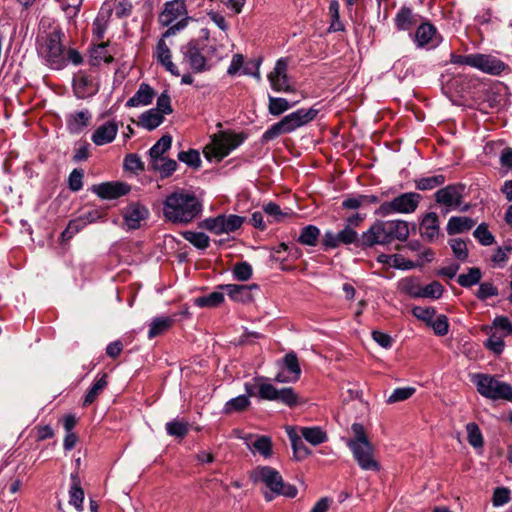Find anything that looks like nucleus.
Returning <instances> with one entry per match:
<instances>
[{"label":"nucleus","mask_w":512,"mask_h":512,"mask_svg":"<svg viewBox=\"0 0 512 512\" xmlns=\"http://www.w3.org/2000/svg\"><path fill=\"white\" fill-rule=\"evenodd\" d=\"M112 61L113 57L108 53L106 44H99L92 48L90 52V63L92 65L97 66L102 62L111 63Z\"/></svg>","instance_id":"obj_40"},{"label":"nucleus","mask_w":512,"mask_h":512,"mask_svg":"<svg viewBox=\"0 0 512 512\" xmlns=\"http://www.w3.org/2000/svg\"><path fill=\"white\" fill-rule=\"evenodd\" d=\"M124 168L128 171L138 172L144 170V165L137 154H128L124 158Z\"/></svg>","instance_id":"obj_62"},{"label":"nucleus","mask_w":512,"mask_h":512,"mask_svg":"<svg viewBox=\"0 0 512 512\" xmlns=\"http://www.w3.org/2000/svg\"><path fill=\"white\" fill-rule=\"evenodd\" d=\"M178 159L181 162H184L190 167L198 168L201 164V159L198 151L196 150H189V151H182L178 154Z\"/></svg>","instance_id":"obj_56"},{"label":"nucleus","mask_w":512,"mask_h":512,"mask_svg":"<svg viewBox=\"0 0 512 512\" xmlns=\"http://www.w3.org/2000/svg\"><path fill=\"white\" fill-rule=\"evenodd\" d=\"M416 389L414 387H401L396 388L392 394L388 397V403H396L400 401H404L409 399L414 393Z\"/></svg>","instance_id":"obj_54"},{"label":"nucleus","mask_w":512,"mask_h":512,"mask_svg":"<svg viewBox=\"0 0 512 512\" xmlns=\"http://www.w3.org/2000/svg\"><path fill=\"white\" fill-rule=\"evenodd\" d=\"M318 114V110L314 108L309 109H298L286 116H284L279 122L274 123L269 127L262 135L263 142H269L279 137L282 134H289L294 132L296 129L308 124Z\"/></svg>","instance_id":"obj_3"},{"label":"nucleus","mask_w":512,"mask_h":512,"mask_svg":"<svg viewBox=\"0 0 512 512\" xmlns=\"http://www.w3.org/2000/svg\"><path fill=\"white\" fill-rule=\"evenodd\" d=\"M466 431L468 436V442L474 448H480L483 446V437L478 425L474 422H470L466 425Z\"/></svg>","instance_id":"obj_48"},{"label":"nucleus","mask_w":512,"mask_h":512,"mask_svg":"<svg viewBox=\"0 0 512 512\" xmlns=\"http://www.w3.org/2000/svg\"><path fill=\"white\" fill-rule=\"evenodd\" d=\"M148 215V209L139 203H131L123 209L124 223L129 230L140 228L141 222L144 221Z\"/></svg>","instance_id":"obj_18"},{"label":"nucleus","mask_w":512,"mask_h":512,"mask_svg":"<svg viewBox=\"0 0 512 512\" xmlns=\"http://www.w3.org/2000/svg\"><path fill=\"white\" fill-rule=\"evenodd\" d=\"M481 277V270L477 267H472L469 268L468 273L460 274L457 278V282L460 286L468 288L479 283Z\"/></svg>","instance_id":"obj_46"},{"label":"nucleus","mask_w":512,"mask_h":512,"mask_svg":"<svg viewBox=\"0 0 512 512\" xmlns=\"http://www.w3.org/2000/svg\"><path fill=\"white\" fill-rule=\"evenodd\" d=\"M233 276L239 281H247L252 276V266L247 262L237 263L233 270Z\"/></svg>","instance_id":"obj_55"},{"label":"nucleus","mask_w":512,"mask_h":512,"mask_svg":"<svg viewBox=\"0 0 512 512\" xmlns=\"http://www.w3.org/2000/svg\"><path fill=\"white\" fill-rule=\"evenodd\" d=\"M450 246L457 259L461 261L466 260L468 257V250L465 241L459 238H454L450 240Z\"/></svg>","instance_id":"obj_58"},{"label":"nucleus","mask_w":512,"mask_h":512,"mask_svg":"<svg viewBox=\"0 0 512 512\" xmlns=\"http://www.w3.org/2000/svg\"><path fill=\"white\" fill-rule=\"evenodd\" d=\"M202 211L199 199L190 192H174L164 201L163 214L173 223H189Z\"/></svg>","instance_id":"obj_1"},{"label":"nucleus","mask_w":512,"mask_h":512,"mask_svg":"<svg viewBox=\"0 0 512 512\" xmlns=\"http://www.w3.org/2000/svg\"><path fill=\"white\" fill-rule=\"evenodd\" d=\"M422 196L416 192H407L400 194L391 201L382 203L376 210V214L381 217H387L392 214H411L416 211Z\"/></svg>","instance_id":"obj_8"},{"label":"nucleus","mask_w":512,"mask_h":512,"mask_svg":"<svg viewBox=\"0 0 512 512\" xmlns=\"http://www.w3.org/2000/svg\"><path fill=\"white\" fill-rule=\"evenodd\" d=\"M415 42L420 48H435L441 42V38L432 24L423 23L416 30Z\"/></svg>","instance_id":"obj_20"},{"label":"nucleus","mask_w":512,"mask_h":512,"mask_svg":"<svg viewBox=\"0 0 512 512\" xmlns=\"http://www.w3.org/2000/svg\"><path fill=\"white\" fill-rule=\"evenodd\" d=\"M86 226L85 220L81 216L77 219H73L69 222L66 229L62 232L61 237L63 240L71 239L76 233L82 230Z\"/></svg>","instance_id":"obj_53"},{"label":"nucleus","mask_w":512,"mask_h":512,"mask_svg":"<svg viewBox=\"0 0 512 512\" xmlns=\"http://www.w3.org/2000/svg\"><path fill=\"white\" fill-rule=\"evenodd\" d=\"M474 237L484 246H490L494 243L495 238L488 230L485 223H481L473 232Z\"/></svg>","instance_id":"obj_51"},{"label":"nucleus","mask_w":512,"mask_h":512,"mask_svg":"<svg viewBox=\"0 0 512 512\" xmlns=\"http://www.w3.org/2000/svg\"><path fill=\"white\" fill-rule=\"evenodd\" d=\"M399 289L413 298H420L422 286L418 279L407 277L399 282Z\"/></svg>","instance_id":"obj_38"},{"label":"nucleus","mask_w":512,"mask_h":512,"mask_svg":"<svg viewBox=\"0 0 512 512\" xmlns=\"http://www.w3.org/2000/svg\"><path fill=\"white\" fill-rule=\"evenodd\" d=\"M395 25L399 30H407L413 25L412 10L408 7H402L396 17Z\"/></svg>","instance_id":"obj_47"},{"label":"nucleus","mask_w":512,"mask_h":512,"mask_svg":"<svg viewBox=\"0 0 512 512\" xmlns=\"http://www.w3.org/2000/svg\"><path fill=\"white\" fill-rule=\"evenodd\" d=\"M244 220V217L235 214H222L204 219L201 222V227L216 235L228 234L238 230L243 225Z\"/></svg>","instance_id":"obj_12"},{"label":"nucleus","mask_w":512,"mask_h":512,"mask_svg":"<svg viewBox=\"0 0 512 512\" xmlns=\"http://www.w3.org/2000/svg\"><path fill=\"white\" fill-rule=\"evenodd\" d=\"M471 381L478 393L485 398L512 401V386L498 380L495 376L476 373L471 376Z\"/></svg>","instance_id":"obj_4"},{"label":"nucleus","mask_w":512,"mask_h":512,"mask_svg":"<svg viewBox=\"0 0 512 512\" xmlns=\"http://www.w3.org/2000/svg\"><path fill=\"white\" fill-rule=\"evenodd\" d=\"M72 484L69 490V503L75 507L77 511L83 510L84 491L80 487L77 475H71Z\"/></svg>","instance_id":"obj_31"},{"label":"nucleus","mask_w":512,"mask_h":512,"mask_svg":"<svg viewBox=\"0 0 512 512\" xmlns=\"http://www.w3.org/2000/svg\"><path fill=\"white\" fill-rule=\"evenodd\" d=\"M243 440L252 453L257 452L264 458L272 456V440L270 437L265 435L254 437L252 434H248L243 437Z\"/></svg>","instance_id":"obj_23"},{"label":"nucleus","mask_w":512,"mask_h":512,"mask_svg":"<svg viewBox=\"0 0 512 512\" xmlns=\"http://www.w3.org/2000/svg\"><path fill=\"white\" fill-rule=\"evenodd\" d=\"M288 64L287 58H280L277 60L274 69L268 74L271 88L276 92L288 93L293 91L287 75Z\"/></svg>","instance_id":"obj_14"},{"label":"nucleus","mask_w":512,"mask_h":512,"mask_svg":"<svg viewBox=\"0 0 512 512\" xmlns=\"http://www.w3.org/2000/svg\"><path fill=\"white\" fill-rule=\"evenodd\" d=\"M429 325L433 328L435 334L439 336H444L449 331L448 319L445 315L432 318V322H430Z\"/></svg>","instance_id":"obj_59"},{"label":"nucleus","mask_w":512,"mask_h":512,"mask_svg":"<svg viewBox=\"0 0 512 512\" xmlns=\"http://www.w3.org/2000/svg\"><path fill=\"white\" fill-rule=\"evenodd\" d=\"M301 436L314 446L320 445L328 440L327 433L318 426L301 428Z\"/></svg>","instance_id":"obj_30"},{"label":"nucleus","mask_w":512,"mask_h":512,"mask_svg":"<svg viewBox=\"0 0 512 512\" xmlns=\"http://www.w3.org/2000/svg\"><path fill=\"white\" fill-rule=\"evenodd\" d=\"M164 121V116L159 113L156 109H150L146 112H144L141 116H140V125L151 131V130H154L156 129L158 126H160Z\"/></svg>","instance_id":"obj_32"},{"label":"nucleus","mask_w":512,"mask_h":512,"mask_svg":"<svg viewBox=\"0 0 512 512\" xmlns=\"http://www.w3.org/2000/svg\"><path fill=\"white\" fill-rule=\"evenodd\" d=\"M151 168L161 174L163 178L169 177L177 168V162L173 159L158 158L150 163Z\"/></svg>","instance_id":"obj_35"},{"label":"nucleus","mask_w":512,"mask_h":512,"mask_svg":"<svg viewBox=\"0 0 512 512\" xmlns=\"http://www.w3.org/2000/svg\"><path fill=\"white\" fill-rule=\"evenodd\" d=\"M421 236L428 241L434 240L439 234V219L435 212L427 213L420 224Z\"/></svg>","instance_id":"obj_26"},{"label":"nucleus","mask_w":512,"mask_h":512,"mask_svg":"<svg viewBox=\"0 0 512 512\" xmlns=\"http://www.w3.org/2000/svg\"><path fill=\"white\" fill-rule=\"evenodd\" d=\"M510 490L506 487H497L493 492L492 504L501 507L510 501Z\"/></svg>","instance_id":"obj_57"},{"label":"nucleus","mask_w":512,"mask_h":512,"mask_svg":"<svg viewBox=\"0 0 512 512\" xmlns=\"http://www.w3.org/2000/svg\"><path fill=\"white\" fill-rule=\"evenodd\" d=\"M183 55V62L195 72L200 73L207 69V60L198 48L196 41H190L180 49Z\"/></svg>","instance_id":"obj_16"},{"label":"nucleus","mask_w":512,"mask_h":512,"mask_svg":"<svg viewBox=\"0 0 512 512\" xmlns=\"http://www.w3.org/2000/svg\"><path fill=\"white\" fill-rule=\"evenodd\" d=\"M353 437L346 440V445L351 450L359 467L366 471H379L380 465L374 456V448L368 440L364 427L360 423L351 426Z\"/></svg>","instance_id":"obj_2"},{"label":"nucleus","mask_w":512,"mask_h":512,"mask_svg":"<svg viewBox=\"0 0 512 512\" xmlns=\"http://www.w3.org/2000/svg\"><path fill=\"white\" fill-rule=\"evenodd\" d=\"M387 221H378L374 223L362 235V245L374 246L376 244H388L392 242Z\"/></svg>","instance_id":"obj_17"},{"label":"nucleus","mask_w":512,"mask_h":512,"mask_svg":"<svg viewBox=\"0 0 512 512\" xmlns=\"http://www.w3.org/2000/svg\"><path fill=\"white\" fill-rule=\"evenodd\" d=\"M263 211L267 214V216L269 218H271V220H269L270 222H272V221L279 222L284 217L287 216V213L282 212L280 206L273 202H269V203L265 204L263 206Z\"/></svg>","instance_id":"obj_60"},{"label":"nucleus","mask_w":512,"mask_h":512,"mask_svg":"<svg viewBox=\"0 0 512 512\" xmlns=\"http://www.w3.org/2000/svg\"><path fill=\"white\" fill-rule=\"evenodd\" d=\"M129 191V185L122 182H105L92 187V192L102 199H117Z\"/></svg>","instance_id":"obj_19"},{"label":"nucleus","mask_w":512,"mask_h":512,"mask_svg":"<svg viewBox=\"0 0 512 512\" xmlns=\"http://www.w3.org/2000/svg\"><path fill=\"white\" fill-rule=\"evenodd\" d=\"M472 68L482 73L500 76L509 72V66L494 54L473 53Z\"/></svg>","instance_id":"obj_13"},{"label":"nucleus","mask_w":512,"mask_h":512,"mask_svg":"<svg viewBox=\"0 0 512 512\" xmlns=\"http://www.w3.org/2000/svg\"><path fill=\"white\" fill-rule=\"evenodd\" d=\"M493 329L501 331V335L508 336L512 334V323L507 317L499 316L493 320Z\"/></svg>","instance_id":"obj_63"},{"label":"nucleus","mask_w":512,"mask_h":512,"mask_svg":"<svg viewBox=\"0 0 512 512\" xmlns=\"http://www.w3.org/2000/svg\"><path fill=\"white\" fill-rule=\"evenodd\" d=\"M155 96L154 90L146 83L140 84L136 93L128 99L126 107L146 106L152 103Z\"/></svg>","instance_id":"obj_27"},{"label":"nucleus","mask_w":512,"mask_h":512,"mask_svg":"<svg viewBox=\"0 0 512 512\" xmlns=\"http://www.w3.org/2000/svg\"><path fill=\"white\" fill-rule=\"evenodd\" d=\"M320 230L314 225H307L301 229L297 241L302 245L316 246Z\"/></svg>","instance_id":"obj_36"},{"label":"nucleus","mask_w":512,"mask_h":512,"mask_svg":"<svg viewBox=\"0 0 512 512\" xmlns=\"http://www.w3.org/2000/svg\"><path fill=\"white\" fill-rule=\"evenodd\" d=\"M388 228L391 231L390 236L391 240H400L404 241L409 236V227L408 223L403 220H394V221H387Z\"/></svg>","instance_id":"obj_34"},{"label":"nucleus","mask_w":512,"mask_h":512,"mask_svg":"<svg viewBox=\"0 0 512 512\" xmlns=\"http://www.w3.org/2000/svg\"><path fill=\"white\" fill-rule=\"evenodd\" d=\"M296 104L289 103L286 99L280 98V97H272L269 96V106L268 110L269 113L273 116H279L280 114L284 113L285 111L289 110L291 107H293Z\"/></svg>","instance_id":"obj_45"},{"label":"nucleus","mask_w":512,"mask_h":512,"mask_svg":"<svg viewBox=\"0 0 512 512\" xmlns=\"http://www.w3.org/2000/svg\"><path fill=\"white\" fill-rule=\"evenodd\" d=\"M444 288L441 283L433 281L426 286H422L420 298L439 299L443 294Z\"/></svg>","instance_id":"obj_52"},{"label":"nucleus","mask_w":512,"mask_h":512,"mask_svg":"<svg viewBox=\"0 0 512 512\" xmlns=\"http://www.w3.org/2000/svg\"><path fill=\"white\" fill-rule=\"evenodd\" d=\"M74 93L78 98H86L96 93L97 85L94 78L85 72H78L73 79Z\"/></svg>","instance_id":"obj_22"},{"label":"nucleus","mask_w":512,"mask_h":512,"mask_svg":"<svg viewBox=\"0 0 512 512\" xmlns=\"http://www.w3.org/2000/svg\"><path fill=\"white\" fill-rule=\"evenodd\" d=\"M503 335H497L496 331L493 332L486 341V347L493 351L495 354L502 353L504 349Z\"/></svg>","instance_id":"obj_61"},{"label":"nucleus","mask_w":512,"mask_h":512,"mask_svg":"<svg viewBox=\"0 0 512 512\" xmlns=\"http://www.w3.org/2000/svg\"><path fill=\"white\" fill-rule=\"evenodd\" d=\"M245 137L242 134L220 132L212 137L211 143L205 147L204 154L208 160H222L231 151L240 146Z\"/></svg>","instance_id":"obj_6"},{"label":"nucleus","mask_w":512,"mask_h":512,"mask_svg":"<svg viewBox=\"0 0 512 512\" xmlns=\"http://www.w3.org/2000/svg\"><path fill=\"white\" fill-rule=\"evenodd\" d=\"M256 382L258 383L259 398L263 400L277 401L289 407L297 404L298 396L293 388L285 387L277 389L263 377L256 378Z\"/></svg>","instance_id":"obj_9"},{"label":"nucleus","mask_w":512,"mask_h":512,"mask_svg":"<svg viewBox=\"0 0 512 512\" xmlns=\"http://www.w3.org/2000/svg\"><path fill=\"white\" fill-rule=\"evenodd\" d=\"M187 10L183 0H173L165 4V8L159 16V22L168 29L163 34L164 38L175 35L187 26Z\"/></svg>","instance_id":"obj_5"},{"label":"nucleus","mask_w":512,"mask_h":512,"mask_svg":"<svg viewBox=\"0 0 512 512\" xmlns=\"http://www.w3.org/2000/svg\"><path fill=\"white\" fill-rule=\"evenodd\" d=\"M289 437L292 443V448L294 452V456L297 460L304 459L310 454V450L306 447V445L303 443L301 437H299L297 434L289 433Z\"/></svg>","instance_id":"obj_50"},{"label":"nucleus","mask_w":512,"mask_h":512,"mask_svg":"<svg viewBox=\"0 0 512 512\" xmlns=\"http://www.w3.org/2000/svg\"><path fill=\"white\" fill-rule=\"evenodd\" d=\"M498 289L490 282L481 283L478 291L476 293V297L480 300H486L487 298L497 296Z\"/></svg>","instance_id":"obj_64"},{"label":"nucleus","mask_w":512,"mask_h":512,"mask_svg":"<svg viewBox=\"0 0 512 512\" xmlns=\"http://www.w3.org/2000/svg\"><path fill=\"white\" fill-rule=\"evenodd\" d=\"M301 376V368L298 358L294 352L287 353L283 360L280 371L275 376L279 383H295Z\"/></svg>","instance_id":"obj_15"},{"label":"nucleus","mask_w":512,"mask_h":512,"mask_svg":"<svg viewBox=\"0 0 512 512\" xmlns=\"http://www.w3.org/2000/svg\"><path fill=\"white\" fill-rule=\"evenodd\" d=\"M41 53L47 65L52 69L60 70L66 65V56L61 43L60 31H53L49 34Z\"/></svg>","instance_id":"obj_11"},{"label":"nucleus","mask_w":512,"mask_h":512,"mask_svg":"<svg viewBox=\"0 0 512 512\" xmlns=\"http://www.w3.org/2000/svg\"><path fill=\"white\" fill-rule=\"evenodd\" d=\"M224 301V294L219 291H213L208 295H204L195 299L194 303L198 307H217Z\"/></svg>","instance_id":"obj_43"},{"label":"nucleus","mask_w":512,"mask_h":512,"mask_svg":"<svg viewBox=\"0 0 512 512\" xmlns=\"http://www.w3.org/2000/svg\"><path fill=\"white\" fill-rule=\"evenodd\" d=\"M220 289L224 290L227 295L236 302L249 303L254 299L253 290H258L257 284L251 285H239V284H226L219 286Z\"/></svg>","instance_id":"obj_21"},{"label":"nucleus","mask_w":512,"mask_h":512,"mask_svg":"<svg viewBox=\"0 0 512 512\" xmlns=\"http://www.w3.org/2000/svg\"><path fill=\"white\" fill-rule=\"evenodd\" d=\"M182 236L193 246L201 250L208 248L210 243L209 237L203 232L184 231Z\"/></svg>","instance_id":"obj_39"},{"label":"nucleus","mask_w":512,"mask_h":512,"mask_svg":"<svg viewBox=\"0 0 512 512\" xmlns=\"http://www.w3.org/2000/svg\"><path fill=\"white\" fill-rule=\"evenodd\" d=\"M254 482L264 483L271 492L293 498L297 495V489L283 482L280 473L270 466H259L252 472Z\"/></svg>","instance_id":"obj_7"},{"label":"nucleus","mask_w":512,"mask_h":512,"mask_svg":"<svg viewBox=\"0 0 512 512\" xmlns=\"http://www.w3.org/2000/svg\"><path fill=\"white\" fill-rule=\"evenodd\" d=\"M118 132V125L114 121H108L99 126L92 134L91 140L97 146L111 143Z\"/></svg>","instance_id":"obj_24"},{"label":"nucleus","mask_w":512,"mask_h":512,"mask_svg":"<svg viewBox=\"0 0 512 512\" xmlns=\"http://www.w3.org/2000/svg\"><path fill=\"white\" fill-rule=\"evenodd\" d=\"M155 57L157 61L165 67L174 76H179L180 72L177 66L172 62L171 51L166 44L164 37L160 39L156 46Z\"/></svg>","instance_id":"obj_25"},{"label":"nucleus","mask_w":512,"mask_h":512,"mask_svg":"<svg viewBox=\"0 0 512 512\" xmlns=\"http://www.w3.org/2000/svg\"><path fill=\"white\" fill-rule=\"evenodd\" d=\"M463 191L461 185H447L435 193V201L443 208L444 213L454 210L467 211L469 205H463Z\"/></svg>","instance_id":"obj_10"},{"label":"nucleus","mask_w":512,"mask_h":512,"mask_svg":"<svg viewBox=\"0 0 512 512\" xmlns=\"http://www.w3.org/2000/svg\"><path fill=\"white\" fill-rule=\"evenodd\" d=\"M172 137L163 135L149 150L150 163L158 158H164V154L171 148Z\"/></svg>","instance_id":"obj_33"},{"label":"nucleus","mask_w":512,"mask_h":512,"mask_svg":"<svg viewBox=\"0 0 512 512\" xmlns=\"http://www.w3.org/2000/svg\"><path fill=\"white\" fill-rule=\"evenodd\" d=\"M108 382H107V375L103 374L100 378H98L95 383L92 385V387L87 392L83 405L89 406L91 405L96 398L102 393V391L106 388Z\"/></svg>","instance_id":"obj_37"},{"label":"nucleus","mask_w":512,"mask_h":512,"mask_svg":"<svg viewBox=\"0 0 512 512\" xmlns=\"http://www.w3.org/2000/svg\"><path fill=\"white\" fill-rule=\"evenodd\" d=\"M91 114L88 110L71 114L67 119L68 129L72 133H80L89 123Z\"/></svg>","instance_id":"obj_28"},{"label":"nucleus","mask_w":512,"mask_h":512,"mask_svg":"<svg viewBox=\"0 0 512 512\" xmlns=\"http://www.w3.org/2000/svg\"><path fill=\"white\" fill-rule=\"evenodd\" d=\"M165 428L168 435L179 438L185 437L189 432L188 422L178 419L167 422Z\"/></svg>","instance_id":"obj_44"},{"label":"nucleus","mask_w":512,"mask_h":512,"mask_svg":"<svg viewBox=\"0 0 512 512\" xmlns=\"http://www.w3.org/2000/svg\"><path fill=\"white\" fill-rule=\"evenodd\" d=\"M414 182H415V187L418 190L427 191V190H432V189L444 184L445 177L443 175L439 174V175H434V176L422 177V178L416 179Z\"/></svg>","instance_id":"obj_42"},{"label":"nucleus","mask_w":512,"mask_h":512,"mask_svg":"<svg viewBox=\"0 0 512 512\" xmlns=\"http://www.w3.org/2000/svg\"><path fill=\"white\" fill-rule=\"evenodd\" d=\"M475 225V221L469 217L454 216L447 224V232L450 235L462 233L470 230Z\"/></svg>","instance_id":"obj_29"},{"label":"nucleus","mask_w":512,"mask_h":512,"mask_svg":"<svg viewBox=\"0 0 512 512\" xmlns=\"http://www.w3.org/2000/svg\"><path fill=\"white\" fill-rule=\"evenodd\" d=\"M173 323L170 317H157L154 318L150 324L148 331V338L152 339L171 327Z\"/></svg>","instance_id":"obj_41"},{"label":"nucleus","mask_w":512,"mask_h":512,"mask_svg":"<svg viewBox=\"0 0 512 512\" xmlns=\"http://www.w3.org/2000/svg\"><path fill=\"white\" fill-rule=\"evenodd\" d=\"M250 404L249 398L246 395H239L235 398L230 399L226 402L224 406V411L226 413H231L235 411H242L246 409Z\"/></svg>","instance_id":"obj_49"}]
</instances>
